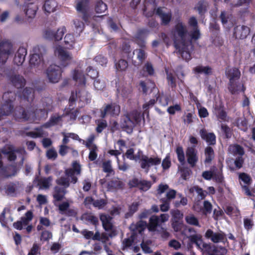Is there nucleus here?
<instances>
[{
	"label": "nucleus",
	"instance_id": "33",
	"mask_svg": "<svg viewBox=\"0 0 255 255\" xmlns=\"http://www.w3.org/2000/svg\"><path fill=\"white\" fill-rule=\"evenodd\" d=\"M186 222L190 225L200 227L198 219L193 214H189L185 217Z\"/></svg>",
	"mask_w": 255,
	"mask_h": 255
},
{
	"label": "nucleus",
	"instance_id": "50",
	"mask_svg": "<svg viewBox=\"0 0 255 255\" xmlns=\"http://www.w3.org/2000/svg\"><path fill=\"white\" fill-rule=\"evenodd\" d=\"M23 96L28 101L32 100L33 97V90L30 88H26L23 90Z\"/></svg>",
	"mask_w": 255,
	"mask_h": 255
},
{
	"label": "nucleus",
	"instance_id": "5",
	"mask_svg": "<svg viewBox=\"0 0 255 255\" xmlns=\"http://www.w3.org/2000/svg\"><path fill=\"white\" fill-rule=\"evenodd\" d=\"M14 51L12 44L8 41L0 43V65L4 64L8 56Z\"/></svg>",
	"mask_w": 255,
	"mask_h": 255
},
{
	"label": "nucleus",
	"instance_id": "12",
	"mask_svg": "<svg viewBox=\"0 0 255 255\" xmlns=\"http://www.w3.org/2000/svg\"><path fill=\"white\" fill-rule=\"evenodd\" d=\"M205 236L214 243L224 242L227 240L226 235L223 232H214L211 229L206 231Z\"/></svg>",
	"mask_w": 255,
	"mask_h": 255
},
{
	"label": "nucleus",
	"instance_id": "21",
	"mask_svg": "<svg viewBox=\"0 0 255 255\" xmlns=\"http://www.w3.org/2000/svg\"><path fill=\"white\" fill-rule=\"evenodd\" d=\"M73 78L78 84L85 85L86 77L80 68H78L73 71Z\"/></svg>",
	"mask_w": 255,
	"mask_h": 255
},
{
	"label": "nucleus",
	"instance_id": "25",
	"mask_svg": "<svg viewBox=\"0 0 255 255\" xmlns=\"http://www.w3.org/2000/svg\"><path fill=\"white\" fill-rule=\"evenodd\" d=\"M57 6V2L54 0H46L43 6L44 11L47 13L53 12L56 10Z\"/></svg>",
	"mask_w": 255,
	"mask_h": 255
},
{
	"label": "nucleus",
	"instance_id": "46",
	"mask_svg": "<svg viewBox=\"0 0 255 255\" xmlns=\"http://www.w3.org/2000/svg\"><path fill=\"white\" fill-rule=\"evenodd\" d=\"M190 192H196V193L199 196L201 199H203L207 194V192L204 191L202 188L198 186H194L190 189Z\"/></svg>",
	"mask_w": 255,
	"mask_h": 255
},
{
	"label": "nucleus",
	"instance_id": "9",
	"mask_svg": "<svg viewBox=\"0 0 255 255\" xmlns=\"http://www.w3.org/2000/svg\"><path fill=\"white\" fill-rule=\"evenodd\" d=\"M121 112L120 106L115 103L108 104L102 108L101 110V117L105 118L107 115L113 117L118 116Z\"/></svg>",
	"mask_w": 255,
	"mask_h": 255
},
{
	"label": "nucleus",
	"instance_id": "2",
	"mask_svg": "<svg viewBox=\"0 0 255 255\" xmlns=\"http://www.w3.org/2000/svg\"><path fill=\"white\" fill-rule=\"evenodd\" d=\"M171 38L173 41L176 49H181L190 46L191 41L188 35L186 25L181 21H178L171 31Z\"/></svg>",
	"mask_w": 255,
	"mask_h": 255
},
{
	"label": "nucleus",
	"instance_id": "37",
	"mask_svg": "<svg viewBox=\"0 0 255 255\" xmlns=\"http://www.w3.org/2000/svg\"><path fill=\"white\" fill-rule=\"evenodd\" d=\"M156 101L162 106H166L169 101V97L163 93L159 94L156 98Z\"/></svg>",
	"mask_w": 255,
	"mask_h": 255
},
{
	"label": "nucleus",
	"instance_id": "11",
	"mask_svg": "<svg viewBox=\"0 0 255 255\" xmlns=\"http://www.w3.org/2000/svg\"><path fill=\"white\" fill-rule=\"evenodd\" d=\"M14 95L13 93L11 92L5 93L2 97L3 100L5 101V103L2 105L0 109V115L1 116H7L9 115L12 110V106L10 103L11 100L9 99L10 97H13Z\"/></svg>",
	"mask_w": 255,
	"mask_h": 255
},
{
	"label": "nucleus",
	"instance_id": "26",
	"mask_svg": "<svg viewBox=\"0 0 255 255\" xmlns=\"http://www.w3.org/2000/svg\"><path fill=\"white\" fill-rule=\"evenodd\" d=\"M10 80L12 84L17 88H21L25 85L24 79L19 75L12 76Z\"/></svg>",
	"mask_w": 255,
	"mask_h": 255
},
{
	"label": "nucleus",
	"instance_id": "29",
	"mask_svg": "<svg viewBox=\"0 0 255 255\" xmlns=\"http://www.w3.org/2000/svg\"><path fill=\"white\" fill-rule=\"evenodd\" d=\"M229 151L234 155H239L240 156H242L244 154L243 148L238 144L230 145L229 147Z\"/></svg>",
	"mask_w": 255,
	"mask_h": 255
},
{
	"label": "nucleus",
	"instance_id": "41",
	"mask_svg": "<svg viewBox=\"0 0 255 255\" xmlns=\"http://www.w3.org/2000/svg\"><path fill=\"white\" fill-rule=\"evenodd\" d=\"M170 213L172 216V221L179 222L183 218V214L178 210H172Z\"/></svg>",
	"mask_w": 255,
	"mask_h": 255
},
{
	"label": "nucleus",
	"instance_id": "18",
	"mask_svg": "<svg viewBox=\"0 0 255 255\" xmlns=\"http://www.w3.org/2000/svg\"><path fill=\"white\" fill-rule=\"evenodd\" d=\"M156 13L160 18L162 24L167 25L170 21L171 19V12L166 11L163 8L159 7L156 9Z\"/></svg>",
	"mask_w": 255,
	"mask_h": 255
},
{
	"label": "nucleus",
	"instance_id": "24",
	"mask_svg": "<svg viewBox=\"0 0 255 255\" xmlns=\"http://www.w3.org/2000/svg\"><path fill=\"white\" fill-rule=\"evenodd\" d=\"M188 238L191 243L195 244L199 248H201L202 245L204 248H205L207 245L206 244L203 242L202 236L197 233L191 234Z\"/></svg>",
	"mask_w": 255,
	"mask_h": 255
},
{
	"label": "nucleus",
	"instance_id": "35",
	"mask_svg": "<svg viewBox=\"0 0 255 255\" xmlns=\"http://www.w3.org/2000/svg\"><path fill=\"white\" fill-rule=\"evenodd\" d=\"M62 117L59 116H53L51 117L49 121L45 124L42 127L48 128L56 125L61 121Z\"/></svg>",
	"mask_w": 255,
	"mask_h": 255
},
{
	"label": "nucleus",
	"instance_id": "63",
	"mask_svg": "<svg viewBox=\"0 0 255 255\" xmlns=\"http://www.w3.org/2000/svg\"><path fill=\"white\" fill-rule=\"evenodd\" d=\"M190 36L192 39L197 40L200 36V31L198 28H192L190 31Z\"/></svg>",
	"mask_w": 255,
	"mask_h": 255
},
{
	"label": "nucleus",
	"instance_id": "32",
	"mask_svg": "<svg viewBox=\"0 0 255 255\" xmlns=\"http://www.w3.org/2000/svg\"><path fill=\"white\" fill-rule=\"evenodd\" d=\"M205 163L209 164L214 157V152L211 147L208 146L205 149Z\"/></svg>",
	"mask_w": 255,
	"mask_h": 255
},
{
	"label": "nucleus",
	"instance_id": "42",
	"mask_svg": "<svg viewBox=\"0 0 255 255\" xmlns=\"http://www.w3.org/2000/svg\"><path fill=\"white\" fill-rule=\"evenodd\" d=\"M176 153L178 161L183 164L185 163V155L182 147L178 146L176 149Z\"/></svg>",
	"mask_w": 255,
	"mask_h": 255
},
{
	"label": "nucleus",
	"instance_id": "43",
	"mask_svg": "<svg viewBox=\"0 0 255 255\" xmlns=\"http://www.w3.org/2000/svg\"><path fill=\"white\" fill-rule=\"evenodd\" d=\"M125 156H126L127 158L132 160H137L138 159H140L139 155H134V150L132 148H130L128 149L126 151L125 155H123V157L125 159Z\"/></svg>",
	"mask_w": 255,
	"mask_h": 255
},
{
	"label": "nucleus",
	"instance_id": "16",
	"mask_svg": "<svg viewBox=\"0 0 255 255\" xmlns=\"http://www.w3.org/2000/svg\"><path fill=\"white\" fill-rule=\"evenodd\" d=\"M26 54V49L24 47H20L15 53L14 63L18 66L21 65L25 60Z\"/></svg>",
	"mask_w": 255,
	"mask_h": 255
},
{
	"label": "nucleus",
	"instance_id": "28",
	"mask_svg": "<svg viewBox=\"0 0 255 255\" xmlns=\"http://www.w3.org/2000/svg\"><path fill=\"white\" fill-rule=\"evenodd\" d=\"M147 224L145 222L139 221L136 224H132L130 225V228L135 233H141L146 227Z\"/></svg>",
	"mask_w": 255,
	"mask_h": 255
},
{
	"label": "nucleus",
	"instance_id": "39",
	"mask_svg": "<svg viewBox=\"0 0 255 255\" xmlns=\"http://www.w3.org/2000/svg\"><path fill=\"white\" fill-rule=\"evenodd\" d=\"M166 73L167 75V79L168 81V85L172 88L175 87L176 85V78L174 74L167 70H166Z\"/></svg>",
	"mask_w": 255,
	"mask_h": 255
},
{
	"label": "nucleus",
	"instance_id": "49",
	"mask_svg": "<svg viewBox=\"0 0 255 255\" xmlns=\"http://www.w3.org/2000/svg\"><path fill=\"white\" fill-rule=\"evenodd\" d=\"M88 148L90 150L89 158L91 161H94L98 156V147L97 146H93L92 147Z\"/></svg>",
	"mask_w": 255,
	"mask_h": 255
},
{
	"label": "nucleus",
	"instance_id": "13",
	"mask_svg": "<svg viewBox=\"0 0 255 255\" xmlns=\"http://www.w3.org/2000/svg\"><path fill=\"white\" fill-rule=\"evenodd\" d=\"M186 155L188 163L191 166H195L198 160L197 150L195 146L188 147L186 150Z\"/></svg>",
	"mask_w": 255,
	"mask_h": 255
},
{
	"label": "nucleus",
	"instance_id": "56",
	"mask_svg": "<svg viewBox=\"0 0 255 255\" xmlns=\"http://www.w3.org/2000/svg\"><path fill=\"white\" fill-rule=\"evenodd\" d=\"M70 202L68 201L63 202L62 203H58V205L56 206L58 207V209L61 213H64L67 211L70 206Z\"/></svg>",
	"mask_w": 255,
	"mask_h": 255
},
{
	"label": "nucleus",
	"instance_id": "14",
	"mask_svg": "<svg viewBox=\"0 0 255 255\" xmlns=\"http://www.w3.org/2000/svg\"><path fill=\"white\" fill-rule=\"evenodd\" d=\"M67 191L64 188L59 186H56L53 189L52 196L53 198V203L55 206H57L58 203L62 201L66 194Z\"/></svg>",
	"mask_w": 255,
	"mask_h": 255
},
{
	"label": "nucleus",
	"instance_id": "22",
	"mask_svg": "<svg viewBox=\"0 0 255 255\" xmlns=\"http://www.w3.org/2000/svg\"><path fill=\"white\" fill-rule=\"evenodd\" d=\"M52 178L51 177L37 178L35 180L39 188L41 189H49L52 185Z\"/></svg>",
	"mask_w": 255,
	"mask_h": 255
},
{
	"label": "nucleus",
	"instance_id": "8",
	"mask_svg": "<svg viewBox=\"0 0 255 255\" xmlns=\"http://www.w3.org/2000/svg\"><path fill=\"white\" fill-rule=\"evenodd\" d=\"M141 160V167L145 170L146 173L148 172L150 166L158 165L161 163V159L155 156L148 157L142 155Z\"/></svg>",
	"mask_w": 255,
	"mask_h": 255
},
{
	"label": "nucleus",
	"instance_id": "64",
	"mask_svg": "<svg viewBox=\"0 0 255 255\" xmlns=\"http://www.w3.org/2000/svg\"><path fill=\"white\" fill-rule=\"evenodd\" d=\"M195 115L192 113H187L184 117L183 121L185 124H190L193 122V119L195 118Z\"/></svg>",
	"mask_w": 255,
	"mask_h": 255
},
{
	"label": "nucleus",
	"instance_id": "36",
	"mask_svg": "<svg viewBox=\"0 0 255 255\" xmlns=\"http://www.w3.org/2000/svg\"><path fill=\"white\" fill-rule=\"evenodd\" d=\"M70 178L71 177H68L66 175V177H61L56 180V183L58 185L62 186V188H64L66 189L70 185Z\"/></svg>",
	"mask_w": 255,
	"mask_h": 255
},
{
	"label": "nucleus",
	"instance_id": "19",
	"mask_svg": "<svg viewBox=\"0 0 255 255\" xmlns=\"http://www.w3.org/2000/svg\"><path fill=\"white\" fill-rule=\"evenodd\" d=\"M250 32L248 27L243 25L237 26L234 30V35L237 38L244 39L247 37Z\"/></svg>",
	"mask_w": 255,
	"mask_h": 255
},
{
	"label": "nucleus",
	"instance_id": "57",
	"mask_svg": "<svg viewBox=\"0 0 255 255\" xmlns=\"http://www.w3.org/2000/svg\"><path fill=\"white\" fill-rule=\"evenodd\" d=\"M203 213L205 215L210 214L212 210V205L208 201H205L203 204Z\"/></svg>",
	"mask_w": 255,
	"mask_h": 255
},
{
	"label": "nucleus",
	"instance_id": "23",
	"mask_svg": "<svg viewBox=\"0 0 255 255\" xmlns=\"http://www.w3.org/2000/svg\"><path fill=\"white\" fill-rule=\"evenodd\" d=\"M132 91L130 87L127 85H121L117 89V96L118 97L127 98Z\"/></svg>",
	"mask_w": 255,
	"mask_h": 255
},
{
	"label": "nucleus",
	"instance_id": "3",
	"mask_svg": "<svg viewBox=\"0 0 255 255\" xmlns=\"http://www.w3.org/2000/svg\"><path fill=\"white\" fill-rule=\"evenodd\" d=\"M46 111L45 108L38 109L35 107H30L25 110L18 108L14 114L15 119L20 121H34L43 116Z\"/></svg>",
	"mask_w": 255,
	"mask_h": 255
},
{
	"label": "nucleus",
	"instance_id": "59",
	"mask_svg": "<svg viewBox=\"0 0 255 255\" xmlns=\"http://www.w3.org/2000/svg\"><path fill=\"white\" fill-rule=\"evenodd\" d=\"M65 31L66 29L64 27H62L55 30L54 39L56 40H61Z\"/></svg>",
	"mask_w": 255,
	"mask_h": 255
},
{
	"label": "nucleus",
	"instance_id": "27",
	"mask_svg": "<svg viewBox=\"0 0 255 255\" xmlns=\"http://www.w3.org/2000/svg\"><path fill=\"white\" fill-rule=\"evenodd\" d=\"M38 7L36 5L33 3H29L25 7L24 11L26 16L30 18L35 17Z\"/></svg>",
	"mask_w": 255,
	"mask_h": 255
},
{
	"label": "nucleus",
	"instance_id": "51",
	"mask_svg": "<svg viewBox=\"0 0 255 255\" xmlns=\"http://www.w3.org/2000/svg\"><path fill=\"white\" fill-rule=\"evenodd\" d=\"M94 85L98 90H103L106 87L105 81L103 79H97L94 81Z\"/></svg>",
	"mask_w": 255,
	"mask_h": 255
},
{
	"label": "nucleus",
	"instance_id": "53",
	"mask_svg": "<svg viewBox=\"0 0 255 255\" xmlns=\"http://www.w3.org/2000/svg\"><path fill=\"white\" fill-rule=\"evenodd\" d=\"M92 181L89 178H86L82 181V189L85 192H88L92 187Z\"/></svg>",
	"mask_w": 255,
	"mask_h": 255
},
{
	"label": "nucleus",
	"instance_id": "44",
	"mask_svg": "<svg viewBox=\"0 0 255 255\" xmlns=\"http://www.w3.org/2000/svg\"><path fill=\"white\" fill-rule=\"evenodd\" d=\"M107 9V5L102 1L97 2L95 6V10L98 13H104Z\"/></svg>",
	"mask_w": 255,
	"mask_h": 255
},
{
	"label": "nucleus",
	"instance_id": "10",
	"mask_svg": "<svg viewBox=\"0 0 255 255\" xmlns=\"http://www.w3.org/2000/svg\"><path fill=\"white\" fill-rule=\"evenodd\" d=\"M81 173V166L77 161L73 162L72 168L66 169L65 170V175L71 177V182L73 184L76 183L78 181V178L74 176L75 174L79 175Z\"/></svg>",
	"mask_w": 255,
	"mask_h": 255
},
{
	"label": "nucleus",
	"instance_id": "48",
	"mask_svg": "<svg viewBox=\"0 0 255 255\" xmlns=\"http://www.w3.org/2000/svg\"><path fill=\"white\" fill-rule=\"evenodd\" d=\"M96 123L97 127L96 130L98 133H101L107 127V122L104 120H98Z\"/></svg>",
	"mask_w": 255,
	"mask_h": 255
},
{
	"label": "nucleus",
	"instance_id": "30",
	"mask_svg": "<svg viewBox=\"0 0 255 255\" xmlns=\"http://www.w3.org/2000/svg\"><path fill=\"white\" fill-rule=\"evenodd\" d=\"M159 223V218L156 215L152 216L149 219L148 230L150 231H156V228Z\"/></svg>",
	"mask_w": 255,
	"mask_h": 255
},
{
	"label": "nucleus",
	"instance_id": "52",
	"mask_svg": "<svg viewBox=\"0 0 255 255\" xmlns=\"http://www.w3.org/2000/svg\"><path fill=\"white\" fill-rule=\"evenodd\" d=\"M143 70L144 72H146L149 75H153L154 74V69L151 63L147 62H146L143 68Z\"/></svg>",
	"mask_w": 255,
	"mask_h": 255
},
{
	"label": "nucleus",
	"instance_id": "61",
	"mask_svg": "<svg viewBox=\"0 0 255 255\" xmlns=\"http://www.w3.org/2000/svg\"><path fill=\"white\" fill-rule=\"evenodd\" d=\"M55 30L51 28L46 29L44 32L43 36L46 39H54Z\"/></svg>",
	"mask_w": 255,
	"mask_h": 255
},
{
	"label": "nucleus",
	"instance_id": "54",
	"mask_svg": "<svg viewBox=\"0 0 255 255\" xmlns=\"http://www.w3.org/2000/svg\"><path fill=\"white\" fill-rule=\"evenodd\" d=\"M136 53L137 58L142 62L146 57V53L143 49H136L133 51V54Z\"/></svg>",
	"mask_w": 255,
	"mask_h": 255
},
{
	"label": "nucleus",
	"instance_id": "7",
	"mask_svg": "<svg viewBox=\"0 0 255 255\" xmlns=\"http://www.w3.org/2000/svg\"><path fill=\"white\" fill-rule=\"evenodd\" d=\"M226 74L230 81L229 91H231L233 93L236 92L237 90H235L234 86L236 85V81H237L240 77V71L237 68H228L226 70Z\"/></svg>",
	"mask_w": 255,
	"mask_h": 255
},
{
	"label": "nucleus",
	"instance_id": "20",
	"mask_svg": "<svg viewBox=\"0 0 255 255\" xmlns=\"http://www.w3.org/2000/svg\"><path fill=\"white\" fill-rule=\"evenodd\" d=\"M134 122L130 119V117L127 115L124 117L121 122V126L125 128L128 132H131L134 127Z\"/></svg>",
	"mask_w": 255,
	"mask_h": 255
},
{
	"label": "nucleus",
	"instance_id": "55",
	"mask_svg": "<svg viewBox=\"0 0 255 255\" xmlns=\"http://www.w3.org/2000/svg\"><path fill=\"white\" fill-rule=\"evenodd\" d=\"M146 33L145 30H142L140 31L136 36V40L137 44L140 46H144L145 43L142 39V35Z\"/></svg>",
	"mask_w": 255,
	"mask_h": 255
},
{
	"label": "nucleus",
	"instance_id": "60",
	"mask_svg": "<svg viewBox=\"0 0 255 255\" xmlns=\"http://www.w3.org/2000/svg\"><path fill=\"white\" fill-rule=\"evenodd\" d=\"M207 3L205 2H199L196 7L197 11L200 14H202L205 12L207 9Z\"/></svg>",
	"mask_w": 255,
	"mask_h": 255
},
{
	"label": "nucleus",
	"instance_id": "38",
	"mask_svg": "<svg viewBox=\"0 0 255 255\" xmlns=\"http://www.w3.org/2000/svg\"><path fill=\"white\" fill-rule=\"evenodd\" d=\"M33 218L32 213L31 211H28L25 214V216L21 218L20 221L23 227L27 226L32 220Z\"/></svg>",
	"mask_w": 255,
	"mask_h": 255
},
{
	"label": "nucleus",
	"instance_id": "6",
	"mask_svg": "<svg viewBox=\"0 0 255 255\" xmlns=\"http://www.w3.org/2000/svg\"><path fill=\"white\" fill-rule=\"evenodd\" d=\"M100 219L102 223L104 229L108 232H111L110 234L111 237L116 236L117 233V228L113 225L112 218L109 215L103 214L100 216Z\"/></svg>",
	"mask_w": 255,
	"mask_h": 255
},
{
	"label": "nucleus",
	"instance_id": "15",
	"mask_svg": "<svg viewBox=\"0 0 255 255\" xmlns=\"http://www.w3.org/2000/svg\"><path fill=\"white\" fill-rule=\"evenodd\" d=\"M76 99L77 100L79 99L80 101L83 103H88L90 100V97L87 91L84 90H82L79 91L78 93L76 92L75 94L72 93L70 98L69 101L71 103H72L76 101Z\"/></svg>",
	"mask_w": 255,
	"mask_h": 255
},
{
	"label": "nucleus",
	"instance_id": "58",
	"mask_svg": "<svg viewBox=\"0 0 255 255\" xmlns=\"http://www.w3.org/2000/svg\"><path fill=\"white\" fill-rule=\"evenodd\" d=\"M88 3V0H78L77 1L76 8L79 11H83Z\"/></svg>",
	"mask_w": 255,
	"mask_h": 255
},
{
	"label": "nucleus",
	"instance_id": "31",
	"mask_svg": "<svg viewBox=\"0 0 255 255\" xmlns=\"http://www.w3.org/2000/svg\"><path fill=\"white\" fill-rule=\"evenodd\" d=\"M27 135L33 138H37L47 136V133L42 129V128H36L34 131L27 132Z\"/></svg>",
	"mask_w": 255,
	"mask_h": 255
},
{
	"label": "nucleus",
	"instance_id": "34",
	"mask_svg": "<svg viewBox=\"0 0 255 255\" xmlns=\"http://www.w3.org/2000/svg\"><path fill=\"white\" fill-rule=\"evenodd\" d=\"M194 73L208 75L211 73L212 69L209 66H197L193 69Z\"/></svg>",
	"mask_w": 255,
	"mask_h": 255
},
{
	"label": "nucleus",
	"instance_id": "1",
	"mask_svg": "<svg viewBox=\"0 0 255 255\" xmlns=\"http://www.w3.org/2000/svg\"><path fill=\"white\" fill-rule=\"evenodd\" d=\"M55 54L60 61V66L56 64L50 65L45 73L48 81L52 83L59 82L61 76V69L74 62L72 55L60 46H56Z\"/></svg>",
	"mask_w": 255,
	"mask_h": 255
},
{
	"label": "nucleus",
	"instance_id": "40",
	"mask_svg": "<svg viewBox=\"0 0 255 255\" xmlns=\"http://www.w3.org/2000/svg\"><path fill=\"white\" fill-rule=\"evenodd\" d=\"M133 242V239L132 236L128 238H126L123 240L122 244V249L123 251H127L131 246Z\"/></svg>",
	"mask_w": 255,
	"mask_h": 255
},
{
	"label": "nucleus",
	"instance_id": "62",
	"mask_svg": "<svg viewBox=\"0 0 255 255\" xmlns=\"http://www.w3.org/2000/svg\"><path fill=\"white\" fill-rule=\"evenodd\" d=\"M116 68L120 70H125L128 66V62L125 60H120L118 63L116 64Z\"/></svg>",
	"mask_w": 255,
	"mask_h": 255
},
{
	"label": "nucleus",
	"instance_id": "4",
	"mask_svg": "<svg viewBox=\"0 0 255 255\" xmlns=\"http://www.w3.org/2000/svg\"><path fill=\"white\" fill-rule=\"evenodd\" d=\"M45 48L43 46L36 45L32 49L29 63L31 66H37L43 61V55L45 53Z\"/></svg>",
	"mask_w": 255,
	"mask_h": 255
},
{
	"label": "nucleus",
	"instance_id": "45",
	"mask_svg": "<svg viewBox=\"0 0 255 255\" xmlns=\"http://www.w3.org/2000/svg\"><path fill=\"white\" fill-rule=\"evenodd\" d=\"M188 46H186V48H182L180 50L177 49L179 54H180L182 57L186 61L189 60L191 58V56L188 51Z\"/></svg>",
	"mask_w": 255,
	"mask_h": 255
},
{
	"label": "nucleus",
	"instance_id": "17",
	"mask_svg": "<svg viewBox=\"0 0 255 255\" xmlns=\"http://www.w3.org/2000/svg\"><path fill=\"white\" fill-rule=\"evenodd\" d=\"M199 133L201 138L209 144L213 145L216 143V136L213 132H208L205 128H203L200 129Z\"/></svg>",
	"mask_w": 255,
	"mask_h": 255
},
{
	"label": "nucleus",
	"instance_id": "47",
	"mask_svg": "<svg viewBox=\"0 0 255 255\" xmlns=\"http://www.w3.org/2000/svg\"><path fill=\"white\" fill-rule=\"evenodd\" d=\"M64 42L68 47H72L75 42L74 36L71 34H66L64 38Z\"/></svg>",
	"mask_w": 255,
	"mask_h": 255
}]
</instances>
